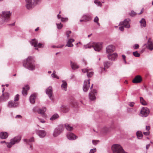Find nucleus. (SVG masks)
I'll use <instances>...</instances> for the list:
<instances>
[{
    "mask_svg": "<svg viewBox=\"0 0 153 153\" xmlns=\"http://www.w3.org/2000/svg\"><path fill=\"white\" fill-rule=\"evenodd\" d=\"M34 62L33 57L29 56L23 61V65L25 68L29 70H34L35 68Z\"/></svg>",
    "mask_w": 153,
    "mask_h": 153,
    "instance_id": "obj_1",
    "label": "nucleus"
},
{
    "mask_svg": "<svg viewBox=\"0 0 153 153\" xmlns=\"http://www.w3.org/2000/svg\"><path fill=\"white\" fill-rule=\"evenodd\" d=\"M90 79L85 80L83 86V89L84 91L86 92L88 90L90 86Z\"/></svg>",
    "mask_w": 153,
    "mask_h": 153,
    "instance_id": "obj_9",
    "label": "nucleus"
},
{
    "mask_svg": "<svg viewBox=\"0 0 153 153\" xmlns=\"http://www.w3.org/2000/svg\"><path fill=\"white\" fill-rule=\"evenodd\" d=\"M142 80L141 76L140 75L136 76L132 80V82L134 83H139Z\"/></svg>",
    "mask_w": 153,
    "mask_h": 153,
    "instance_id": "obj_19",
    "label": "nucleus"
},
{
    "mask_svg": "<svg viewBox=\"0 0 153 153\" xmlns=\"http://www.w3.org/2000/svg\"><path fill=\"white\" fill-rule=\"evenodd\" d=\"M130 20L129 19H125L123 22H120L119 24V25H123L125 28H129L130 27V25L129 23Z\"/></svg>",
    "mask_w": 153,
    "mask_h": 153,
    "instance_id": "obj_10",
    "label": "nucleus"
},
{
    "mask_svg": "<svg viewBox=\"0 0 153 153\" xmlns=\"http://www.w3.org/2000/svg\"><path fill=\"white\" fill-rule=\"evenodd\" d=\"M146 48L151 51L153 49V42L149 39L148 41L147 44L146 45Z\"/></svg>",
    "mask_w": 153,
    "mask_h": 153,
    "instance_id": "obj_20",
    "label": "nucleus"
},
{
    "mask_svg": "<svg viewBox=\"0 0 153 153\" xmlns=\"http://www.w3.org/2000/svg\"><path fill=\"white\" fill-rule=\"evenodd\" d=\"M11 13L10 11H3L1 15L2 20L0 21V25H2L7 22L10 20Z\"/></svg>",
    "mask_w": 153,
    "mask_h": 153,
    "instance_id": "obj_3",
    "label": "nucleus"
},
{
    "mask_svg": "<svg viewBox=\"0 0 153 153\" xmlns=\"http://www.w3.org/2000/svg\"><path fill=\"white\" fill-rule=\"evenodd\" d=\"M143 134L144 135L146 136L149 135L150 134V132L149 131H147L146 132H143Z\"/></svg>",
    "mask_w": 153,
    "mask_h": 153,
    "instance_id": "obj_53",
    "label": "nucleus"
},
{
    "mask_svg": "<svg viewBox=\"0 0 153 153\" xmlns=\"http://www.w3.org/2000/svg\"><path fill=\"white\" fill-rule=\"evenodd\" d=\"M134 102H129L128 105L131 107H132L134 106Z\"/></svg>",
    "mask_w": 153,
    "mask_h": 153,
    "instance_id": "obj_54",
    "label": "nucleus"
},
{
    "mask_svg": "<svg viewBox=\"0 0 153 153\" xmlns=\"http://www.w3.org/2000/svg\"><path fill=\"white\" fill-rule=\"evenodd\" d=\"M64 46V45H59L57 46L53 45L51 46V47L53 48H62Z\"/></svg>",
    "mask_w": 153,
    "mask_h": 153,
    "instance_id": "obj_44",
    "label": "nucleus"
},
{
    "mask_svg": "<svg viewBox=\"0 0 153 153\" xmlns=\"http://www.w3.org/2000/svg\"><path fill=\"white\" fill-rule=\"evenodd\" d=\"M16 118H21L22 117V116L21 115H17L16 117Z\"/></svg>",
    "mask_w": 153,
    "mask_h": 153,
    "instance_id": "obj_59",
    "label": "nucleus"
},
{
    "mask_svg": "<svg viewBox=\"0 0 153 153\" xmlns=\"http://www.w3.org/2000/svg\"><path fill=\"white\" fill-rule=\"evenodd\" d=\"M133 55L136 57H139L140 56V54L137 51H135L133 52Z\"/></svg>",
    "mask_w": 153,
    "mask_h": 153,
    "instance_id": "obj_42",
    "label": "nucleus"
},
{
    "mask_svg": "<svg viewBox=\"0 0 153 153\" xmlns=\"http://www.w3.org/2000/svg\"><path fill=\"white\" fill-rule=\"evenodd\" d=\"M36 134L40 138H43L46 135V132L44 130H37L36 131Z\"/></svg>",
    "mask_w": 153,
    "mask_h": 153,
    "instance_id": "obj_15",
    "label": "nucleus"
},
{
    "mask_svg": "<svg viewBox=\"0 0 153 153\" xmlns=\"http://www.w3.org/2000/svg\"><path fill=\"white\" fill-rule=\"evenodd\" d=\"M102 43L100 42H90L87 44L85 45L83 47L85 49L90 48L93 47L94 50L97 51H100L102 49Z\"/></svg>",
    "mask_w": 153,
    "mask_h": 153,
    "instance_id": "obj_2",
    "label": "nucleus"
},
{
    "mask_svg": "<svg viewBox=\"0 0 153 153\" xmlns=\"http://www.w3.org/2000/svg\"><path fill=\"white\" fill-rule=\"evenodd\" d=\"M4 102L3 99V97L2 96L0 97V102Z\"/></svg>",
    "mask_w": 153,
    "mask_h": 153,
    "instance_id": "obj_58",
    "label": "nucleus"
},
{
    "mask_svg": "<svg viewBox=\"0 0 153 153\" xmlns=\"http://www.w3.org/2000/svg\"><path fill=\"white\" fill-rule=\"evenodd\" d=\"M82 19H83L85 22H86L90 20L91 19V16L88 14L84 15L82 17Z\"/></svg>",
    "mask_w": 153,
    "mask_h": 153,
    "instance_id": "obj_26",
    "label": "nucleus"
},
{
    "mask_svg": "<svg viewBox=\"0 0 153 153\" xmlns=\"http://www.w3.org/2000/svg\"><path fill=\"white\" fill-rule=\"evenodd\" d=\"M15 25V23H13L12 24H9V26H14Z\"/></svg>",
    "mask_w": 153,
    "mask_h": 153,
    "instance_id": "obj_64",
    "label": "nucleus"
},
{
    "mask_svg": "<svg viewBox=\"0 0 153 153\" xmlns=\"http://www.w3.org/2000/svg\"><path fill=\"white\" fill-rule=\"evenodd\" d=\"M96 150V148H94L93 149H91L89 152V153H94L95 152Z\"/></svg>",
    "mask_w": 153,
    "mask_h": 153,
    "instance_id": "obj_50",
    "label": "nucleus"
},
{
    "mask_svg": "<svg viewBox=\"0 0 153 153\" xmlns=\"http://www.w3.org/2000/svg\"><path fill=\"white\" fill-rule=\"evenodd\" d=\"M67 137L68 139L71 140H75L77 138V137L72 133H68L67 135Z\"/></svg>",
    "mask_w": 153,
    "mask_h": 153,
    "instance_id": "obj_21",
    "label": "nucleus"
},
{
    "mask_svg": "<svg viewBox=\"0 0 153 153\" xmlns=\"http://www.w3.org/2000/svg\"><path fill=\"white\" fill-rule=\"evenodd\" d=\"M60 110L62 112L66 113L68 111L69 109L68 107L66 106L62 105L60 108Z\"/></svg>",
    "mask_w": 153,
    "mask_h": 153,
    "instance_id": "obj_28",
    "label": "nucleus"
},
{
    "mask_svg": "<svg viewBox=\"0 0 153 153\" xmlns=\"http://www.w3.org/2000/svg\"><path fill=\"white\" fill-rule=\"evenodd\" d=\"M67 83L66 81H62V83L61 85V88L63 90L66 91L67 90Z\"/></svg>",
    "mask_w": 153,
    "mask_h": 153,
    "instance_id": "obj_32",
    "label": "nucleus"
},
{
    "mask_svg": "<svg viewBox=\"0 0 153 153\" xmlns=\"http://www.w3.org/2000/svg\"><path fill=\"white\" fill-rule=\"evenodd\" d=\"M94 2V3L96 4H97L98 6H102V4L98 0H95Z\"/></svg>",
    "mask_w": 153,
    "mask_h": 153,
    "instance_id": "obj_43",
    "label": "nucleus"
},
{
    "mask_svg": "<svg viewBox=\"0 0 153 153\" xmlns=\"http://www.w3.org/2000/svg\"><path fill=\"white\" fill-rule=\"evenodd\" d=\"M39 108H38L37 107H34L33 109V110L34 112L37 111V110Z\"/></svg>",
    "mask_w": 153,
    "mask_h": 153,
    "instance_id": "obj_55",
    "label": "nucleus"
},
{
    "mask_svg": "<svg viewBox=\"0 0 153 153\" xmlns=\"http://www.w3.org/2000/svg\"><path fill=\"white\" fill-rule=\"evenodd\" d=\"M136 135L139 139H141L142 138L143 135L140 131H137L136 133Z\"/></svg>",
    "mask_w": 153,
    "mask_h": 153,
    "instance_id": "obj_35",
    "label": "nucleus"
},
{
    "mask_svg": "<svg viewBox=\"0 0 153 153\" xmlns=\"http://www.w3.org/2000/svg\"><path fill=\"white\" fill-rule=\"evenodd\" d=\"M146 130L147 131H149V130L150 129V127L149 126H146Z\"/></svg>",
    "mask_w": 153,
    "mask_h": 153,
    "instance_id": "obj_57",
    "label": "nucleus"
},
{
    "mask_svg": "<svg viewBox=\"0 0 153 153\" xmlns=\"http://www.w3.org/2000/svg\"><path fill=\"white\" fill-rule=\"evenodd\" d=\"M6 143H7L5 141H2L0 142V143L1 144L5 143L6 144Z\"/></svg>",
    "mask_w": 153,
    "mask_h": 153,
    "instance_id": "obj_62",
    "label": "nucleus"
},
{
    "mask_svg": "<svg viewBox=\"0 0 153 153\" xmlns=\"http://www.w3.org/2000/svg\"><path fill=\"white\" fill-rule=\"evenodd\" d=\"M46 110V109L45 107H43L41 108H39L37 110V112L42 115H44V114Z\"/></svg>",
    "mask_w": 153,
    "mask_h": 153,
    "instance_id": "obj_29",
    "label": "nucleus"
},
{
    "mask_svg": "<svg viewBox=\"0 0 153 153\" xmlns=\"http://www.w3.org/2000/svg\"><path fill=\"white\" fill-rule=\"evenodd\" d=\"M139 45L138 44H136L134 45L133 47L135 49H136L138 48H139Z\"/></svg>",
    "mask_w": 153,
    "mask_h": 153,
    "instance_id": "obj_51",
    "label": "nucleus"
},
{
    "mask_svg": "<svg viewBox=\"0 0 153 153\" xmlns=\"http://www.w3.org/2000/svg\"><path fill=\"white\" fill-rule=\"evenodd\" d=\"M68 20V19L67 18H61V21L62 22H65Z\"/></svg>",
    "mask_w": 153,
    "mask_h": 153,
    "instance_id": "obj_48",
    "label": "nucleus"
},
{
    "mask_svg": "<svg viewBox=\"0 0 153 153\" xmlns=\"http://www.w3.org/2000/svg\"><path fill=\"white\" fill-rule=\"evenodd\" d=\"M98 21H99V18H98V17L97 16H96V17H95L94 20V22L96 23H97V25L100 26V23H99L98 22Z\"/></svg>",
    "mask_w": 153,
    "mask_h": 153,
    "instance_id": "obj_40",
    "label": "nucleus"
},
{
    "mask_svg": "<svg viewBox=\"0 0 153 153\" xmlns=\"http://www.w3.org/2000/svg\"><path fill=\"white\" fill-rule=\"evenodd\" d=\"M149 113V109L146 107H143L140 111V115L143 117H147Z\"/></svg>",
    "mask_w": 153,
    "mask_h": 153,
    "instance_id": "obj_8",
    "label": "nucleus"
},
{
    "mask_svg": "<svg viewBox=\"0 0 153 153\" xmlns=\"http://www.w3.org/2000/svg\"><path fill=\"white\" fill-rule=\"evenodd\" d=\"M56 71H54L53 73L51 74V77L53 78H56L57 79H59V77L56 74Z\"/></svg>",
    "mask_w": 153,
    "mask_h": 153,
    "instance_id": "obj_39",
    "label": "nucleus"
},
{
    "mask_svg": "<svg viewBox=\"0 0 153 153\" xmlns=\"http://www.w3.org/2000/svg\"><path fill=\"white\" fill-rule=\"evenodd\" d=\"M30 42L31 45L33 46L34 47H38L40 48L43 47V46H42L43 45L42 44L39 43L38 44V42L35 39H32Z\"/></svg>",
    "mask_w": 153,
    "mask_h": 153,
    "instance_id": "obj_12",
    "label": "nucleus"
},
{
    "mask_svg": "<svg viewBox=\"0 0 153 153\" xmlns=\"http://www.w3.org/2000/svg\"><path fill=\"white\" fill-rule=\"evenodd\" d=\"M57 17L59 19L60 18H61V15H59V14H58L57 15Z\"/></svg>",
    "mask_w": 153,
    "mask_h": 153,
    "instance_id": "obj_60",
    "label": "nucleus"
},
{
    "mask_svg": "<svg viewBox=\"0 0 153 153\" xmlns=\"http://www.w3.org/2000/svg\"><path fill=\"white\" fill-rule=\"evenodd\" d=\"M98 142L99 141L98 140H92V143L94 145H96Z\"/></svg>",
    "mask_w": 153,
    "mask_h": 153,
    "instance_id": "obj_52",
    "label": "nucleus"
},
{
    "mask_svg": "<svg viewBox=\"0 0 153 153\" xmlns=\"http://www.w3.org/2000/svg\"><path fill=\"white\" fill-rule=\"evenodd\" d=\"M65 126L66 129L68 131H71L73 129V127L68 124H65Z\"/></svg>",
    "mask_w": 153,
    "mask_h": 153,
    "instance_id": "obj_34",
    "label": "nucleus"
},
{
    "mask_svg": "<svg viewBox=\"0 0 153 153\" xmlns=\"http://www.w3.org/2000/svg\"><path fill=\"white\" fill-rule=\"evenodd\" d=\"M18 105V103L10 101L8 103L7 107L9 108H15L17 107Z\"/></svg>",
    "mask_w": 153,
    "mask_h": 153,
    "instance_id": "obj_14",
    "label": "nucleus"
},
{
    "mask_svg": "<svg viewBox=\"0 0 153 153\" xmlns=\"http://www.w3.org/2000/svg\"><path fill=\"white\" fill-rule=\"evenodd\" d=\"M82 71L84 73H87V76L88 78L91 77L94 74V72L91 71V69L88 68L82 69Z\"/></svg>",
    "mask_w": 153,
    "mask_h": 153,
    "instance_id": "obj_11",
    "label": "nucleus"
},
{
    "mask_svg": "<svg viewBox=\"0 0 153 153\" xmlns=\"http://www.w3.org/2000/svg\"><path fill=\"white\" fill-rule=\"evenodd\" d=\"M74 39H69L65 46L69 47H73L74 45L72 44V43L74 42Z\"/></svg>",
    "mask_w": 153,
    "mask_h": 153,
    "instance_id": "obj_23",
    "label": "nucleus"
},
{
    "mask_svg": "<svg viewBox=\"0 0 153 153\" xmlns=\"http://www.w3.org/2000/svg\"><path fill=\"white\" fill-rule=\"evenodd\" d=\"M2 96L4 102H5L8 100L9 98L10 94L7 92L2 93Z\"/></svg>",
    "mask_w": 153,
    "mask_h": 153,
    "instance_id": "obj_24",
    "label": "nucleus"
},
{
    "mask_svg": "<svg viewBox=\"0 0 153 153\" xmlns=\"http://www.w3.org/2000/svg\"><path fill=\"white\" fill-rule=\"evenodd\" d=\"M129 15L132 16H134L136 14V13L133 10L131 11V12L129 13Z\"/></svg>",
    "mask_w": 153,
    "mask_h": 153,
    "instance_id": "obj_45",
    "label": "nucleus"
},
{
    "mask_svg": "<svg viewBox=\"0 0 153 153\" xmlns=\"http://www.w3.org/2000/svg\"><path fill=\"white\" fill-rule=\"evenodd\" d=\"M19 94H16L14 98V101H17L19 100Z\"/></svg>",
    "mask_w": 153,
    "mask_h": 153,
    "instance_id": "obj_46",
    "label": "nucleus"
},
{
    "mask_svg": "<svg viewBox=\"0 0 153 153\" xmlns=\"http://www.w3.org/2000/svg\"><path fill=\"white\" fill-rule=\"evenodd\" d=\"M122 58H123V60L126 59V56L125 55H122Z\"/></svg>",
    "mask_w": 153,
    "mask_h": 153,
    "instance_id": "obj_61",
    "label": "nucleus"
},
{
    "mask_svg": "<svg viewBox=\"0 0 153 153\" xmlns=\"http://www.w3.org/2000/svg\"><path fill=\"white\" fill-rule=\"evenodd\" d=\"M64 130V127L62 125H59L54 129L53 135L54 137H56L62 133Z\"/></svg>",
    "mask_w": 153,
    "mask_h": 153,
    "instance_id": "obj_7",
    "label": "nucleus"
},
{
    "mask_svg": "<svg viewBox=\"0 0 153 153\" xmlns=\"http://www.w3.org/2000/svg\"><path fill=\"white\" fill-rule=\"evenodd\" d=\"M124 26L120 27H119V29L121 31H123L124 30Z\"/></svg>",
    "mask_w": 153,
    "mask_h": 153,
    "instance_id": "obj_56",
    "label": "nucleus"
},
{
    "mask_svg": "<svg viewBox=\"0 0 153 153\" xmlns=\"http://www.w3.org/2000/svg\"><path fill=\"white\" fill-rule=\"evenodd\" d=\"M42 0H26L27 4L26 5V8L28 9H30L33 7L37 4L41 3Z\"/></svg>",
    "mask_w": 153,
    "mask_h": 153,
    "instance_id": "obj_4",
    "label": "nucleus"
},
{
    "mask_svg": "<svg viewBox=\"0 0 153 153\" xmlns=\"http://www.w3.org/2000/svg\"><path fill=\"white\" fill-rule=\"evenodd\" d=\"M46 93L48 95L49 97L51 99L52 95V88L51 86H50L46 90Z\"/></svg>",
    "mask_w": 153,
    "mask_h": 153,
    "instance_id": "obj_18",
    "label": "nucleus"
},
{
    "mask_svg": "<svg viewBox=\"0 0 153 153\" xmlns=\"http://www.w3.org/2000/svg\"><path fill=\"white\" fill-rule=\"evenodd\" d=\"M117 56V54L116 53H114L112 54H109L108 56V59L111 61L115 60Z\"/></svg>",
    "mask_w": 153,
    "mask_h": 153,
    "instance_id": "obj_16",
    "label": "nucleus"
},
{
    "mask_svg": "<svg viewBox=\"0 0 153 153\" xmlns=\"http://www.w3.org/2000/svg\"><path fill=\"white\" fill-rule=\"evenodd\" d=\"M110 63L108 61L105 62H104V70H105V68H108L109 66H110Z\"/></svg>",
    "mask_w": 153,
    "mask_h": 153,
    "instance_id": "obj_36",
    "label": "nucleus"
},
{
    "mask_svg": "<svg viewBox=\"0 0 153 153\" xmlns=\"http://www.w3.org/2000/svg\"><path fill=\"white\" fill-rule=\"evenodd\" d=\"M106 52L108 53H113L115 50L114 46L112 45L108 46L106 48Z\"/></svg>",
    "mask_w": 153,
    "mask_h": 153,
    "instance_id": "obj_17",
    "label": "nucleus"
},
{
    "mask_svg": "<svg viewBox=\"0 0 153 153\" xmlns=\"http://www.w3.org/2000/svg\"><path fill=\"white\" fill-rule=\"evenodd\" d=\"M71 33V31L70 30L67 31L66 32V34L67 36V39H68L70 36V34Z\"/></svg>",
    "mask_w": 153,
    "mask_h": 153,
    "instance_id": "obj_47",
    "label": "nucleus"
},
{
    "mask_svg": "<svg viewBox=\"0 0 153 153\" xmlns=\"http://www.w3.org/2000/svg\"><path fill=\"white\" fill-rule=\"evenodd\" d=\"M71 65L72 68L74 70L78 68L79 67L77 64L75 63H73L72 62H71Z\"/></svg>",
    "mask_w": 153,
    "mask_h": 153,
    "instance_id": "obj_33",
    "label": "nucleus"
},
{
    "mask_svg": "<svg viewBox=\"0 0 153 153\" xmlns=\"http://www.w3.org/2000/svg\"><path fill=\"white\" fill-rule=\"evenodd\" d=\"M112 150L113 153H128L125 151L122 147L118 144H114L112 146Z\"/></svg>",
    "mask_w": 153,
    "mask_h": 153,
    "instance_id": "obj_5",
    "label": "nucleus"
},
{
    "mask_svg": "<svg viewBox=\"0 0 153 153\" xmlns=\"http://www.w3.org/2000/svg\"><path fill=\"white\" fill-rule=\"evenodd\" d=\"M21 140V137L20 136H18L15 137L11 139L10 142L7 143L6 145L8 148H10L12 147L13 145L19 143Z\"/></svg>",
    "mask_w": 153,
    "mask_h": 153,
    "instance_id": "obj_6",
    "label": "nucleus"
},
{
    "mask_svg": "<svg viewBox=\"0 0 153 153\" xmlns=\"http://www.w3.org/2000/svg\"><path fill=\"white\" fill-rule=\"evenodd\" d=\"M29 89V88L28 86H26L25 87H23L22 91L23 95L24 96H26L27 94V91Z\"/></svg>",
    "mask_w": 153,
    "mask_h": 153,
    "instance_id": "obj_30",
    "label": "nucleus"
},
{
    "mask_svg": "<svg viewBox=\"0 0 153 153\" xmlns=\"http://www.w3.org/2000/svg\"><path fill=\"white\" fill-rule=\"evenodd\" d=\"M140 27L141 28H142L143 27H145L146 26V22L145 19L142 18L140 21Z\"/></svg>",
    "mask_w": 153,
    "mask_h": 153,
    "instance_id": "obj_27",
    "label": "nucleus"
},
{
    "mask_svg": "<svg viewBox=\"0 0 153 153\" xmlns=\"http://www.w3.org/2000/svg\"><path fill=\"white\" fill-rule=\"evenodd\" d=\"M8 134L6 132H2L0 133V137L2 139L7 138L8 137Z\"/></svg>",
    "mask_w": 153,
    "mask_h": 153,
    "instance_id": "obj_25",
    "label": "nucleus"
},
{
    "mask_svg": "<svg viewBox=\"0 0 153 153\" xmlns=\"http://www.w3.org/2000/svg\"><path fill=\"white\" fill-rule=\"evenodd\" d=\"M57 27L59 29H61L63 27V25L61 23H56Z\"/></svg>",
    "mask_w": 153,
    "mask_h": 153,
    "instance_id": "obj_41",
    "label": "nucleus"
},
{
    "mask_svg": "<svg viewBox=\"0 0 153 153\" xmlns=\"http://www.w3.org/2000/svg\"><path fill=\"white\" fill-rule=\"evenodd\" d=\"M39 121L41 123H43L45 122V121L44 120V119L39 118L38 117Z\"/></svg>",
    "mask_w": 153,
    "mask_h": 153,
    "instance_id": "obj_49",
    "label": "nucleus"
},
{
    "mask_svg": "<svg viewBox=\"0 0 153 153\" xmlns=\"http://www.w3.org/2000/svg\"><path fill=\"white\" fill-rule=\"evenodd\" d=\"M97 93V91L95 89L89 92V97L91 100H93L95 99V95Z\"/></svg>",
    "mask_w": 153,
    "mask_h": 153,
    "instance_id": "obj_13",
    "label": "nucleus"
},
{
    "mask_svg": "<svg viewBox=\"0 0 153 153\" xmlns=\"http://www.w3.org/2000/svg\"><path fill=\"white\" fill-rule=\"evenodd\" d=\"M25 141L26 142V143L29 145L30 148L31 150L32 149V146L31 143L34 141V139L33 137H31L29 140L24 139Z\"/></svg>",
    "mask_w": 153,
    "mask_h": 153,
    "instance_id": "obj_22",
    "label": "nucleus"
},
{
    "mask_svg": "<svg viewBox=\"0 0 153 153\" xmlns=\"http://www.w3.org/2000/svg\"><path fill=\"white\" fill-rule=\"evenodd\" d=\"M140 101L141 104L144 105H147V103L146 101L144 100L143 97H140Z\"/></svg>",
    "mask_w": 153,
    "mask_h": 153,
    "instance_id": "obj_37",
    "label": "nucleus"
},
{
    "mask_svg": "<svg viewBox=\"0 0 153 153\" xmlns=\"http://www.w3.org/2000/svg\"><path fill=\"white\" fill-rule=\"evenodd\" d=\"M59 117V115L57 114H55L53 115L50 118L51 120H54Z\"/></svg>",
    "mask_w": 153,
    "mask_h": 153,
    "instance_id": "obj_38",
    "label": "nucleus"
},
{
    "mask_svg": "<svg viewBox=\"0 0 153 153\" xmlns=\"http://www.w3.org/2000/svg\"><path fill=\"white\" fill-rule=\"evenodd\" d=\"M149 146H150V145H146V149H148L149 148Z\"/></svg>",
    "mask_w": 153,
    "mask_h": 153,
    "instance_id": "obj_63",
    "label": "nucleus"
},
{
    "mask_svg": "<svg viewBox=\"0 0 153 153\" xmlns=\"http://www.w3.org/2000/svg\"><path fill=\"white\" fill-rule=\"evenodd\" d=\"M36 97L33 94H32L30 95L29 98V101L32 104H34L35 102Z\"/></svg>",
    "mask_w": 153,
    "mask_h": 153,
    "instance_id": "obj_31",
    "label": "nucleus"
}]
</instances>
